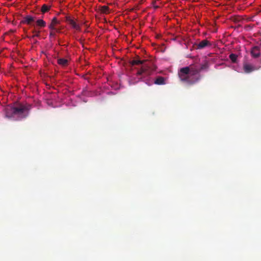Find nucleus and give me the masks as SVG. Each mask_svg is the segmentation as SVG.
I'll return each instance as SVG.
<instances>
[{
  "label": "nucleus",
  "instance_id": "f3484780",
  "mask_svg": "<svg viewBox=\"0 0 261 261\" xmlns=\"http://www.w3.org/2000/svg\"><path fill=\"white\" fill-rule=\"evenodd\" d=\"M32 33L33 34V37H39L40 35V32L38 31L34 30L32 31Z\"/></svg>",
  "mask_w": 261,
  "mask_h": 261
},
{
  "label": "nucleus",
  "instance_id": "dca6fc26",
  "mask_svg": "<svg viewBox=\"0 0 261 261\" xmlns=\"http://www.w3.org/2000/svg\"><path fill=\"white\" fill-rule=\"evenodd\" d=\"M230 59L233 63H236L237 62V55L234 54H231L229 56Z\"/></svg>",
  "mask_w": 261,
  "mask_h": 261
},
{
  "label": "nucleus",
  "instance_id": "f8f14e48",
  "mask_svg": "<svg viewBox=\"0 0 261 261\" xmlns=\"http://www.w3.org/2000/svg\"><path fill=\"white\" fill-rule=\"evenodd\" d=\"M68 61L66 59L60 58L58 60V63L62 66H66L68 65Z\"/></svg>",
  "mask_w": 261,
  "mask_h": 261
},
{
  "label": "nucleus",
  "instance_id": "20e7f679",
  "mask_svg": "<svg viewBox=\"0 0 261 261\" xmlns=\"http://www.w3.org/2000/svg\"><path fill=\"white\" fill-rule=\"evenodd\" d=\"M6 117L12 118L15 116V107L11 106H7L4 109Z\"/></svg>",
  "mask_w": 261,
  "mask_h": 261
},
{
  "label": "nucleus",
  "instance_id": "0eeeda50",
  "mask_svg": "<svg viewBox=\"0 0 261 261\" xmlns=\"http://www.w3.org/2000/svg\"><path fill=\"white\" fill-rule=\"evenodd\" d=\"M251 54L252 57L254 58H258L260 56V48L257 46H255L253 47H252Z\"/></svg>",
  "mask_w": 261,
  "mask_h": 261
},
{
  "label": "nucleus",
  "instance_id": "ddd939ff",
  "mask_svg": "<svg viewBox=\"0 0 261 261\" xmlns=\"http://www.w3.org/2000/svg\"><path fill=\"white\" fill-rule=\"evenodd\" d=\"M37 26L41 28H44L46 26V22L43 19H38L36 21Z\"/></svg>",
  "mask_w": 261,
  "mask_h": 261
},
{
  "label": "nucleus",
  "instance_id": "9d476101",
  "mask_svg": "<svg viewBox=\"0 0 261 261\" xmlns=\"http://www.w3.org/2000/svg\"><path fill=\"white\" fill-rule=\"evenodd\" d=\"M34 20H35L34 17H33L30 15H27L23 18L22 22H23V23H25L28 24H30Z\"/></svg>",
  "mask_w": 261,
  "mask_h": 261
},
{
  "label": "nucleus",
  "instance_id": "f257e3e1",
  "mask_svg": "<svg viewBox=\"0 0 261 261\" xmlns=\"http://www.w3.org/2000/svg\"><path fill=\"white\" fill-rule=\"evenodd\" d=\"M204 68V65H202L200 69L193 65L181 68L178 72V77L182 83L189 85H194L200 80V72Z\"/></svg>",
  "mask_w": 261,
  "mask_h": 261
},
{
  "label": "nucleus",
  "instance_id": "4468645a",
  "mask_svg": "<svg viewBox=\"0 0 261 261\" xmlns=\"http://www.w3.org/2000/svg\"><path fill=\"white\" fill-rule=\"evenodd\" d=\"M50 8V6L44 4L41 7V12L43 13L47 12V11H48L49 10Z\"/></svg>",
  "mask_w": 261,
  "mask_h": 261
},
{
  "label": "nucleus",
  "instance_id": "6ab92c4d",
  "mask_svg": "<svg viewBox=\"0 0 261 261\" xmlns=\"http://www.w3.org/2000/svg\"><path fill=\"white\" fill-rule=\"evenodd\" d=\"M260 45H261V40H260Z\"/></svg>",
  "mask_w": 261,
  "mask_h": 261
},
{
  "label": "nucleus",
  "instance_id": "39448f33",
  "mask_svg": "<svg viewBox=\"0 0 261 261\" xmlns=\"http://www.w3.org/2000/svg\"><path fill=\"white\" fill-rule=\"evenodd\" d=\"M65 21L69 24H70L73 29L77 31L80 30V25L76 23V22H75L73 18H71L70 16H67L65 17Z\"/></svg>",
  "mask_w": 261,
  "mask_h": 261
},
{
  "label": "nucleus",
  "instance_id": "a211bd4d",
  "mask_svg": "<svg viewBox=\"0 0 261 261\" xmlns=\"http://www.w3.org/2000/svg\"><path fill=\"white\" fill-rule=\"evenodd\" d=\"M56 31L54 30H51L49 34V37H54L56 36Z\"/></svg>",
  "mask_w": 261,
  "mask_h": 261
},
{
  "label": "nucleus",
  "instance_id": "7ed1b4c3",
  "mask_svg": "<svg viewBox=\"0 0 261 261\" xmlns=\"http://www.w3.org/2000/svg\"><path fill=\"white\" fill-rule=\"evenodd\" d=\"M15 107V116H17L19 118H24L28 116L29 110L31 109L30 106H26L21 104L14 106Z\"/></svg>",
  "mask_w": 261,
  "mask_h": 261
},
{
  "label": "nucleus",
  "instance_id": "1a4fd4ad",
  "mask_svg": "<svg viewBox=\"0 0 261 261\" xmlns=\"http://www.w3.org/2000/svg\"><path fill=\"white\" fill-rule=\"evenodd\" d=\"M243 69L245 72L247 73H250L255 70L253 66L247 63L244 64Z\"/></svg>",
  "mask_w": 261,
  "mask_h": 261
},
{
  "label": "nucleus",
  "instance_id": "6e6552de",
  "mask_svg": "<svg viewBox=\"0 0 261 261\" xmlns=\"http://www.w3.org/2000/svg\"><path fill=\"white\" fill-rule=\"evenodd\" d=\"M211 43L207 40H203L199 43L197 44V49H202L207 46L211 45Z\"/></svg>",
  "mask_w": 261,
  "mask_h": 261
},
{
  "label": "nucleus",
  "instance_id": "2eb2a0df",
  "mask_svg": "<svg viewBox=\"0 0 261 261\" xmlns=\"http://www.w3.org/2000/svg\"><path fill=\"white\" fill-rule=\"evenodd\" d=\"M100 11L103 13H109V8L107 6H103L100 8Z\"/></svg>",
  "mask_w": 261,
  "mask_h": 261
},
{
  "label": "nucleus",
  "instance_id": "f03ea898",
  "mask_svg": "<svg viewBox=\"0 0 261 261\" xmlns=\"http://www.w3.org/2000/svg\"><path fill=\"white\" fill-rule=\"evenodd\" d=\"M132 65L142 64L141 68L137 71L138 76L149 75L151 72L155 70L156 66L150 61L141 60L139 59L134 60L132 61Z\"/></svg>",
  "mask_w": 261,
  "mask_h": 261
},
{
  "label": "nucleus",
  "instance_id": "423d86ee",
  "mask_svg": "<svg viewBox=\"0 0 261 261\" xmlns=\"http://www.w3.org/2000/svg\"><path fill=\"white\" fill-rule=\"evenodd\" d=\"M60 22L58 21L56 17H54L53 19L51 20V22L50 24L49 25V28L51 30H54L57 33H59L60 31V30L56 28V25L59 24Z\"/></svg>",
  "mask_w": 261,
  "mask_h": 261
},
{
  "label": "nucleus",
  "instance_id": "9b49d317",
  "mask_svg": "<svg viewBox=\"0 0 261 261\" xmlns=\"http://www.w3.org/2000/svg\"><path fill=\"white\" fill-rule=\"evenodd\" d=\"M154 84L156 85H164L165 83V79L162 76L158 77L154 81Z\"/></svg>",
  "mask_w": 261,
  "mask_h": 261
}]
</instances>
